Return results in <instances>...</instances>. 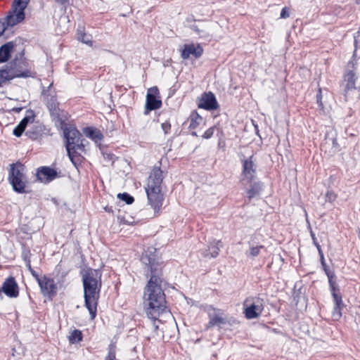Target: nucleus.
I'll list each match as a JSON object with an SVG mask.
<instances>
[{
  "label": "nucleus",
  "mask_w": 360,
  "mask_h": 360,
  "mask_svg": "<svg viewBox=\"0 0 360 360\" xmlns=\"http://www.w3.org/2000/svg\"><path fill=\"white\" fill-rule=\"evenodd\" d=\"M243 184L245 186L249 185L250 186V188L247 189V196L249 200L259 195L263 188L262 184L260 181H255L254 180L245 181V184Z\"/></svg>",
  "instance_id": "nucleus-20"
},
{
  "label": "nucleus",
  "mask_w": 360,
  "mask_h": 360,
  "mask_svg": "<svg viewBox=\"0 0 360 360\" xmlns=\"http://www.w3.org/2000/svg\"><path fill=\"white\" fill-rule=\"evenodd\" d=\"M83 132L86 137L91 139L95 143H98L103 139L102 132L99 129L94 127L84 128Z\"/></svg>",
  "instance_id": "nucleus-22"
},
{
  "label": "nucleus",
  "mask_w": 360,
  "mask_h": 360,
  "mask_svg": "<svg viewBox=\"0 0 360 360\" xmlns=\"http://www.w3.org/2000/svg\"><path fill=\"white\" fill-rule=\"evenodd\" d=\"M203 49L200 45L185 44L181 52V57L184 59H188L191 55H193L195 58L202 56Z\"/></svg>",
  "instance_id": "nucleus-19"
},
{
  "label": "nucleus",
  "mask_w": 360,
  "mask_h": 360,
  "mask_svg": "<svg viewBox=\"0 0 360 360\" xmlns=\"http://www.w3.org/2000/svg\"><path fill=\"white\" fill-rule=\"evenodd\" d=\"M155 252V248H148L141 257L142 263L148 266L150 271V279L144 288L143 304L148 317L154 321L167 309L165 295L161 285L162 262Z\"/></svg>",
  "instance_id": "nucleus-1"
},
{
  "label": "nucleus",
  "mask_w": 360,
  "mask_h": 360,
  "mask_svg": "<svg viewBox=\"0 0 360 360\" xmlns=\"http://www.w3.org/2000/svg\"><path fill=\"white\" fill-rule=\"evenodd\" d=\"M342 84L346 93L352 89H360V58L352 59L348 63Z\"/></svg>",
  "instance_id": "nucleus-4"
},
{
  "label": "nucleus",
  "mask_w": 360,
  "mask_h": 360,
  "mask_svg": "<svg viewBox=\"0 0 360 360\" xmlns=\"http://www.w3.org/2000/svg\"><path fill=\"white\" fill-rule=\"evenodd\" d=\"M105 210L106 212H112V208H111V207H105Z\"/></svg>",
  "instance_id": "nucleus-43"
},
{
  "label": "nucleus",
  "mask_w": 360,
  "mask_h": 360,
  "mask_svg": "<svg viewBox=\"0 0 360 360\" xmlns=\"http://www.w3.org/2000/svg\"><path fill=\"white\" fill-rule=\"evenodd\" d=\"M226 323V320L222 316H219V314L215 313L213 315H210V321L207 327H212L214 326H221Z\"/></svg>",
  "instance_id": "nucleus-24"
},
{
  "label": "nucleus",
  "mask_w": 360,
  "mask_h": 360,
  "mask_svg": "<svg viewBox=\"0 0 360 360\" xmlns=\"http://www.w3.org/2000/svg\"><path fill=\"white\" fill-rule=\"evenodd\" d=\"M7 27L6 22H5L4 19L3 21L0 20V37L4 34Z\"/></svg>",
  "instance_id": "nucleus-39"
},
{
  "label": "nucleus",
  "mask_w": 360,
  "mask_h": 360,
  "mask_svg": "<svg viewBox=\"0 0 360 360\" xmlns=\"http://www.w3.org/2000/svg\"><path fill=\"white\" fill-rule=\"evenodd\" d=\"M0 296L1 297V288H0Z\"/></svg>",
  "instance_id": "nucleus-47"
},
{
  "label": "nucleus",
  "mask_w": 360,
  "mask_h": 360,
  "mask_svg": "<svg viewBox=\"0 0 360 360\" xmlns=\"http://www.w3.org/2000/svg\"><path fill=\"white\" fill-rule=\"evenodd\" d=\"M264 308V300L259 296L248 297L243 302L244 314L248 319L258 318Z\"/></svg>",
  "instance_id": "nucleus-6"
},
{
  "label": "nucleus",
  "mask_w": 360,
  "mask_h": 360,
  "mask_svg": "<svg viewBox=\"0 0 360 360\" xmlns=\"http://www.w3.org/2000/svg\"><path fill=\"white\" fill-rule=\"evenodd\" d=\"M189 128L195 129L202 121V117L200 116L198 112H193L190 117Z\"/></svg>",
  "instance_id": "nucleus-26"
},
{
  "label": "nucleus",
  "mask_w": 360,
  "mask_h": 360,
  "mask_svg": "<svg viewBox=\"0 0 360 360\" xmlns=\"http://www.w3.org/2000/svg\"><path fill=\"white\" fill-rule=\"evenodd\" d=\"M77 39L79 41L83 42L84 44H86L90 46H92L91 37L79 30H77Z\"/></svg>",
  "instance_id": "nucleus-27"
},
{
  "label": "nucleus",
  "mask_w": 360,
  "mask_h": 360,
  "mask_svg": "<svg viewBox=\"0 0 360 360\" xmlns=\"http://www.w3.org/2000/svg\"><path fill=\"white\" fill-rule=\"evenodd\" d=\"M25 12H20L13 8L8 11V15L4 18L7 27H13L22 22L25 19Z\"/></svg>",
  "instance_id": "nucleus-17"
},
{
  "label": "nucleus",
  "mask_w": 360,
  "mask_h": 360,
  "mask_svg": "<svg viewBox=\"0 0 360 360\" xmlns=\"http://www.w3.org/2000/svg\"><path fill=\"white\" fill-rule=\"evenodd\" d=\"M191 134H192L193 136H198V135H197L196 132H195V131H193V132L191 133Z\"/></svg>",
  "instance_id": "nucleus-46"
},
{
  "label": "nucleus",
  "mask_w": 360,
  "mask_h": 360,
  "mask_svg": "<svg viewBox=\"0 0 360 360\" xmlns=\"http://www.w3.org/2000/svg\"><path fill=\"white\" fill-rule=\"evenodd\" d=\"M222 247L221 241L219 240H212L210 242V245H208V249L205 250V252H202L204 257H216L219 255V252L220 248Z\"/></svg>",
  "instance_id": "nucleus-21"
},
{
  "label": "nucleus",
  "mask_w": 360,
  "mask_h": 360,
  "mask_svg": "<svg viewBox=\"0 0 360 360\" xmlns=\"http://www.w3.org/2000/svg\"><path fill=\"white\" fill-rule=\"evenodd\" d=\"M25 130V129H24L22 126H20L19 124L14 128L13 131V134L17 136V137H20L22 133L24 132V131Z\"/></svg>",
  "instance_id": "nucleus-33"
},
{
  "label": "nucleus",
  "mask_w": 360,
  "mask_h": 360,
  "mask_svg": "<svg viewBox=\"0 0 360 360\" xmlns=\"http://www.w3.org/2000/svg\"><path fill=\"white\" fill-rule=\"evenodd\" d=\"M327 198H328L329 200H333V198H332V197H331V194H330V193H327Z\"/></svg>",
  "instance_id": "nucleus-45"
},
{
  "label": "nucleus",
  "mask_w": 360,
  "mask_h": 360,
  "mask_svg": "<svg viewBox=\"0 0 360 360\" xmlns=\"http://www.w3.org/2000/svg\"><path fill=\"white\" fill-rule=\"evenodd\" d=\"M25 166L18 162L10 165L8 181L13 189L18 193H25L27 179L24 174Z\"/></svg>",
  "instance_id": "nucleus-5"
},
{
  "label": "nucleus",
  "mask_w": 360,
  "mask_h": 360,
  "mask_svg": "<svg viewBox=\"0 0 360 360\" xmlns=\"http://www.w3.org/2000/svg\"><path fill=\"white\" fill-rule=\"evenodd\" d=\"M252 156L243 160V170L241 173V182L251 181L255 179L256 173V165L252 160Z\"/></svg>",
  "instance_id": "nucleus-13"
},
{
  "label": "nucleus",
  "mask_w": 360,
  "mask_h": 360,
  "mask_svg": "<svg viewBox=\"0 0 360 360\" xmlns=\"http://www.w3.org/2000/svg\"><path fill=\"white\" fill-rule=\"evenodd\" d=\"M31 120H34V116L27 115L20 122L19 124L22 126L24 129H26L27 124L30 122Z\"/></svg>",
  "instance_id": "nucleus-34"
},
{
  "label": "nucleus",
  "mask_w": 360,
  "mask_h": 360,
  "mask_svg": "<svg viewBox=\"0 0 360 360\" xmlns=\"http://www.w3.org/2000/svg\"><path fill=\"white\" fill-rule=\"evenodd\" d=\"M214 131H215V127H210L208 129H207L205 131V133L202 136V138L205 139H210L213 136Z\"/></svg>",
  "instance_id": "nucleus-32"
},
{
  "label": "nucleus",
  "mask_w": 360,
  "mask_h": 360,
  "mask_svg": "<svg viewBox=\"0 0 360 360\" xmlns=\"http://www.w3.org/2000/svg\"><path fill=\"white\" fill-rule=\"evenodd\" d=\"M40 290L44 296L53 297L57 292V287L53 279L46 276H41L37 281Z\"/></svg>",
  "instance_id": "nucleus-12"
},
{
  "label": "nucleus",
  "mask_w": 360,
  "mask_h": 360,
  "mask_svg": "<svg viewBox=\"0 0 360 360\" xmlns=\"http://www.w3.org/2000/svg\"><path fill=\"white\" fill-rule=\"evenodd\" d=\"M160 92L157 86L149 88L146 95V101L144 114L148 115L150 111L161 108L162 101L159 99Z\"/></svg>",
  "instance_id": "nucleus-10"
},
{
  "label": "nucleus",
  "mask_w": 360,
  "mask_h": 360,
  "mask_svg": "<svg viewBox=\"0 0 360 360\" xmlns=\"http://www.w3.org/2000/svg\"><path fill=\"white\" fill-rule=\"evenodd\" d=\"M289 12L287 9L286 7H284L282 10H281V18H287L289 17Z\"/></svg>",
  "instance_id": "nucleus-40"
},
{
  "label": "nucleus",
  "mask_w": 360,
  "mask_h": 360,
  "mask_svg": "<svg viewBox=\"0 0 360 360\" xmlns=\"http://www.w3.org/2000/svg\"><path fill=\"white\" fill-rule=\"evenodd\" d=\"M60 127L65 139V148L71 162L75 165V158L84 151V139L82 134L73 125H68L63 120L60 121Z\"/></svg>",
  "instance_id": "nucleus-3"
},
{
  "label": "nucleus",
  "mask_w": 360,
  "mask_h": 360,
  "mask_svg": "<svg viewBox=\"0 0 360 360\" xmlns=\"http://www.w3.org/2000/svg\"><path fill=\"white\" fill-rule=\"evenodd\" d=\"M163 180L162 171L160 167H154L148 179L146 188H159L161 189V185Z\"/></svg>",
  "instance_id": "nucleus-15"
},
{
  "label": "nucleus",
  "mask_w": 360,
  "mask_h": 360,
  "mask_svg": "<svg viewBox=\"0 0 360 360\" xmlns=\"http://www.w3.org/2000/svg\"><path fill=\"white\" fill-rule=\"evenodd\" d=\"M354 45L356 47L360 46V32H358L354 35Z\"/></svg>",
  "instance_id": "nucleus-41"
},
{
  "label": "nucleus",
  "mask_w": 360,
  "mask_h": 360,
  "mask_svg": "<svg viewBox=\"0 0 360 360\" xmlns=\"http://www.w3.org/2000/svg\"><path fill=\"white\" fill-rule=\"evenodd\" d=\"M9 297H17L19 295L18 285L13 276L7 278L1 287V292Z\"/></svg>",
  "instance_id": "nucleus-14"
},
{
  "label": "nucleus",
  "mask_w": 360,
  "mask_h": 360,
  "mask_svg": "<svg viewBox=\"0 0 360 360\" xmlns=\"http://www.w3.org/2000/svg\"><path fill=\"white\" fill-rule=\"evenodd\" d=\"M84 305L89 311L91 319L96 316L97 304L101 288V274L98 270L88 269L82 274Z\"/></svg>",
  "instance_id": "nucleus-2"
},
{
  "label": "nucleus",
  "mask_w": 360,
  "mask_h": 360,
  "mask_svg": "<svg viewBox=\"0 0 360 360\" xmlns=\"http://www.w3.org/2000/svg\"><path fill=\"white\" fill-rule=\"evenodd\" d=\"M162 129L164 131L165 134H168L171 129V124L169 122H165L162 124Z\"/></svg>",
  "instance_id": "nucleus-38"
},
{
  "label": "nucleus",
  "mask_w": 360,
  "mask_h": 360,
  "mask_svg": "<svg viewBox=\"0 0 360 360\" xmlns=\"http://www.w3.org/2000/svg\"><path fill=\"white\" fill-rule=\"evenodd\" d=\"M13 46V42H8L0 47V63L8 60Z\"/></svg>",
  "instance_id": "nucleus-23"
},
{
  "label": "nucleus",
  "mask_w": 360,
  "mask_h": 360,
  "mask_svg": "<svg viewBox=\"0 0 360 360\" xmlns=\"http://www.w3.org/2000/svg\"><path fill=\"white\" fill-rule=\"evenodd\" d=\"M58 1L62 4V5H64V6H66L67 4H68L69 3V0H58Z\"/></svg>",
  "instance_id": "nucleus-42"
},
{
  "label": "nucleus",
  "mask_w": 360,
  "mask_h": 360,
  "mask_svg": "<svg viewBox=\"0 0 360 360\" xmlns=\"http://www.w3.org/2000/svg\"><path fill=\"white\" fill-rule=\"evenodd\" d=\"M117 198L124 201L127 205H131L134 201V197L127 193H119Z\"/></svg>",
  "instance_id": "nucleus-30"
},
{
  "label": "nucleus",
  "mask_w": 360,
  "mask_h": 360,
  "mask_svg": "<svg viewBox=\"0 0 360 360\" xmlns=\"http://www.w3.org/2000/svg\"><path fill=\"white\" fill-rule=\"evenodd\" d=\"M42 96L52 118L59 122L63 120L60 117L59 103L57 101L56 93L52 89V84H50L47 89L43 90Z\"/></svg>",
  "instance_id": "nucleus-8"
},
{
  "label": "nucleus",
  "mask_w": 360,
  "mask_h": 360,
  "mask_svg": "<svg viewBox=\"0 0 360 360\" xmlns=\"http://www.w3.org/2000/svg\"><path fill=\"white\" fill-rule=\"evenodd\" d=\"M29 76V71L21 72L17 68L16 62H11L0 69V86L15 77H27Z\"/></svg>",
  "instance_id": "nucleus-9"
},
{
  "label": "nucleus",
  "mask_w": 360,
  "mask_h": 360,
  "mask_svg": "<svg viewBox=\"0 0 360 360\" xmlns=\"http://www.w3.org/2000/svg\"><path fill=\"white\" fill-rule=\"evenodd\" d=\"M198 108H203L207 110H216L219 108L218 103L215 96L212 92L205 93L202 96Z\"/></svg>",
  "instance_id": "nucleus-16"
},
{
  "label": "nucleus",
  "mask_w": 360,
  "mask_h": 360,
  "mask_svg": "<svg viewBox=\"0 0 360 360\" xmlns=\"http://www.w3.org/2000/svg\"><path fill=\"white\" fill-rule=\"evenodd\" d=\"M254 126H255V131H256V134H257V135H259V129H258V126H257V124H254Z\"/></svg>",
  "instance_id": "nucleus-44"
},
{
  "label": "nucleus",
  "mask_w": 360,
  "mask_h": 360,
  "mask_svg": "<svg viewBox=\"0 0 360 360\" xmlns=\"http://www.w3.org/2000/svg\"><path fill=\"white\" fill-rule=\"evenodd\" d=\"M37 177L41 182L49 183L57 177V172L49 167H41L37 169Z\"/></svg>",
  "instance_id": "nucleus-18"
},
{
  "label": "nucleus",
  "mask_w": 360,
  "mask_h": 360,
  "mask_svg": "<svg viewBox=\"0 0 360 360\" xmlns=\"http://www.w3.org/2000/svg\"><path fill=\"white\" fill-rule=\"evenodd\" d=\"M105 360H119L116 357L115 346L110 345L108 347V352L105 358Z\"/></svg>",
  "instance_id": "nucleus-29"
},
{
  "label": "nucleus",
  "mask_w": 360,
  "mask_h": 360,
  "mask_svg": "<svg viewBox=\"0 0 360 360\" xmlns=\"http://www.w3.org/2000/svg\"><path fill=\"white\" fill-rule=\"evenodd\" d=\"M195 31L200 35V37L202 38H210L211 37V35L207 33V32H205L204 31H200L198 27L195 28Z\"/></svg>",
  "instance_id": "nucleus-37"
},
{
  "label": "nucleus",
  "mask_w": 360,
  "mask_h": 360,
  "mask_svg": "<svg viewBox=\"0 0 360 360\" xmlns=\"http://www.w3.org/2000/svg\"><path fill=\"white\" fill-rule=\"evenodd\" d=\"M311 236L313 240L314 244L317 248L319 254L321 255V264L323 268V270L327 275V277L328 278V283L330 288V291L332 292V295L333 297V301H334V309L336 310L338 309V294L336 292V276L335 274V272L333 271H331L330 268L326 264L323 255L321 252V246L317 242V239L315 236V234L313 233V231H311Z\"/></svg>",
  "instance_id": "nucleus-7"
},
{
  "label": "nucleus",
  "mask_w": 360,
  "mask_h": 360,
  "mask_svg": "<svg viewBox=\"0 0 360 360\" xmlns=\"http://www.w3.org/2000/svg\"><path fill=\"white\" fill-rule=\"evenodd\" d=\"M29 2L30 0H13L11 8L20 12H25Z\"/></svg>",
  "instance_id": "nucleus-25"
},
{
  "label": "nucleus",
  "mask_w": 360,
  "mask_h": 360,
  "mask_svg": "<svg viewBox=\"0 0 360 360\" xmlns=\"http://www.w3.org/2000/svg\"><path fill=\"white\" fill-rule=\"evenodd\" d=\"M148 203L155 213L160 211L164 201V195L159 188H146Z\"/></svg>",
  "instance_id": "nucleus-11"
},
{
  "label": "nucleus",
  "mask_w": 360,
  "mask_h": 360,
  "mask_svg": "<svg viewBox=\"0 0 360 360\" xmlns=\"http://www.w3.org/2000/svg\"><path fill=\"white\" fill-rule=\"evenodd\" d=\"M25 134H26V136H27L30 139H31L32 140L37 139L38 137V133L34 131H32L30 129L27 130L25 132Z\"/></svg>",
  "instance_id": "nucleus-36"
},
{
  "label": "nucleus",
  "mask_w": 360,
  "mask_h": 360,
  "mask_svg": "<svg viewBox=\"0 0 360 360\" xmlns=\"http://www.w3.org/2000/svg\"><path fill=\"white\" fill-rule=\"evenodd\" d=\"M338 304H339V305L340 304V299H339Z\"/></svg>",
  "instance_id": "nucleus-49"
},
{
  "label": "nucleus",
  "mask_w": 360,
  "mask_h": 360,
  "mask_svg": "<svg viewBox=\"0 0 360 360\" xmlns=\"http://www.w3.org/2000/svg\"><path fill=\"white\" fill-rule=\"evenodd\" d=\"M26 266L32 276L37 281L41 276L32 268L30 260L27 261Z\"/></svg>",
  "instance_id": "nucleus-35"
},
{
  "label": "nucleus",
  "mask_w": 360,
  "mask_h": 360,
  "mask_svg": "<svg viewBox=\"0 0 360 360\" xmlns=\"http://www.w3.org/2000/svg\"><path fill=\"white\" fill-rule=\"evenodd\" d=\"M158 326H155V330L158 329Z\"/></svg>",
  "instance_id": "nucleus-48"
},
{
  "label": "nucleus",
  "mask_w": 360,
  "mask_h": 360,
  "mask_svg": "<svg viewBox=\"0 0 360 360\" xmlns=\"http://www.w3.org/2000/svg\"><path fill=\"white\" fill-rule=\"evenodd\" d=\"M82 340V333L79 330H74L69 336V341L71 343L79 342Z\"/></svg>",
  "instance_id": "nucleus-28"
},
{
  "label": "nucleus",
  "mask_w": 360,
  "mask_h": 360,
  "mask_svg": "<svg viewBox=\"0 0 360 360\" xmlns=\"http://www.w3.org/2000/svg\"><path fill=\"white\" fill-rule=\"evenodd\" d=\"M264 248V247L263 245L251 247L250 249V252L248 254L247 253V255H250L252 257H257V255H259L260 250Z\"/></svg>",
  "instance_id": "nucleus-31"
}]
</instances>
